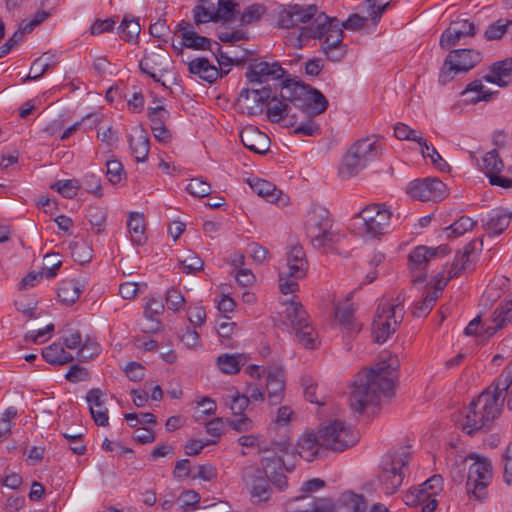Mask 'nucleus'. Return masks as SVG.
Segmentation results:
<instances>
[{
    "label": "nucleus",
    "instance_id": "39448f33",
    "mask_svg": "<svg viewBox=\"0 0 512 512\" xmlns=\"http://www.w3.org/2000/svg\"><path fill=\"white\" fill-rule=\"evenodd\" d=\"M501 399L496 396L489 386L466 409L461 429L468 435L489 428L502 413Z\"/></svg>",
    "mask_w": 512,
    "mask_h": 512
},
{
    "label": "nucleus",
    "instance_id": "393cba45",
    "mask_svg": "<svg viewBox=\"0 0 512 512\" xmlns=\"http://www.w3.org/2000/svg\"><path fill=\"white\" fill-rule=\"evenodd\" d=\"M104 392L99 388H93L86 394V401L89 404V411L95 424L98 426L108 425V410L104 407Z\"/></svg>",
    "mask_w": 512,
    "mask_h": 512
},
{
    "label": "nucleus",
    "instance_id": "b1692460",
    "mask_svg": "<svg viewBox=\"0 0 512 512\" xmlns=\"http://www.w3.org/2000/svg\"><path fill=\"white\" fill-rule=\"evenodd\" d=\"M511 220L512 212L507 208L499 207L489 212L485 221L482 220V227L489 236H498L507 229Z\"/></svg>",
    "mask_w": 512,
    "mask_h": 512
},
{
    "label": "nucleus",
    "instance_id": "c9c22d12",
    "mask_svg": "<svg viewBox=\"0 0 512 512\" xmlns=\"http://www.w3.org/2000/svg\"><path fill=\"white\" fill-rule=\"evenodd\" d=\"M42 356L46 362L53 365H65L74 360V356L58 343H53L44 348Z\"/></svg>",
    "mask_w": 512,
    "mask_h": 512
},
{
    "label": "nucleus",
    "instance_id": "4c0bfd02",
    "mask_svg": "<svg viewBox=\"0 0 512 512\" xmlns=\"http://www.w3.org/2000/svg\"><path fill=\"white\" fill-rule=\"evenodd\" d=\"M252 190L260 197L270 203H276L280 200L282 192L276 189V186L264 179L249 181Z\"/></svg>",
    "mask_w": 512,
    "mask_h": 512
},
{
    "label": "nucleus",
    "instance_id": "338daca9",
    "mask_svg": "<svg viewBox=\"0 0 512 512\" xmlns=\"http://www.w3.org/2000/svg\"><path fill=\"white\" fill-rule=\"evenodd\" d=\"M187 192L194 197H206L211 193V185L201 178H193L186 186Z\"/></svg>",
    "mask_w": 512,
    "mask_h": 512
},
{
    "label": "nucleus",
    "instance_id": "7ed1b4c3",
    "mask_svg": "<svg viewBox=\"0 0 512 512\" xmlns=\"http://www.w3.org/2000/svg\"><path fill=\"white\" fill-rule=\"evenodd\" d=\"M324 38L322 50L331 61H340L345 55L343 46V27L336 18L324 13L318 14L311 25L301 27L296 36L298 48L302 47L303 39Z\"/></svg>",
    "mask_w": 512,
    "mask_h": 512
},
{
    "label": "nucleus",
    "instance_id": "13d9d810",
    "mask_svg": "<svg viewBox=\"0 0 512 512\" xmlns=\"http://www.w3.org/2000/svg\"><path fill=\"white\" fill-rule=\"evenodd\" d=\"M79 187V182L76 179L57 181L51 186L52 189H55L63 197L68 199H72L77 195Z\"/></svg>",
    "mask_w": 512,
    "mask_h": 512
},
{
    "label": "nucleus",
    "instance_id": "4d7b16f0",
    "mask_svg": "<svg viewBox=\"0 0 512 512\" xmlns=\"http://www.w3.org/2000/svg\"><path fill=\"white\" fill-rule=\"evenodd\" d=\"M510 24H512V21L504 19H499L496 22L490 24L484 33L485 39L488 41L501 39L506 33Z\"/></svg>",
    "mask_w": 512,
    "mask_h": 512
},
{
    "label": "nucleus",
    "instance_id": "2f4dec72",
    "mask_svg": "<svg viewBox=\"0 0 512 512\" xmlns=\"http://www.w3.org/2000/svg\"><path fill=\"white\" fill-rule=\"evenodd\" d=\"M367 502L362 495L343 493L334 505V512H365Z\"/></svg>",
    "mask_w": 512,
    "mask_h": 512
},
{
    "label": "nucleus",
    "instance_id": "2eb2a0df",
    "mask_svg": "<svg viewBox=\"0 0 512 512\" xmlns=\"http://www.w3.org/2000/svg\"><path fill=\"white\" fill-rule=\"evenodd\" d=\"M407 193L415 200L437 202L446 197L447 189L441 180L425 178L412 181L407 188Z\"/></svg>",
    "mask_w": 512,
    "mask_h": 512
},
{
    "label": "nucleus",
    "instance_id": "a19ab883",
    "mask_svg": "<svg viewBox=\"0 0 512 512\" xmlns=\"http://www.w3.org/2000/svg\"><path fill=\"white\" fill-rule=\"evenodd\" d=\"M285 318L293 330L308 321V314L303 305L299 302L290 301L285 303Z\"/></svg>",
    "mask_w": 512,
    "mask_h": 512
},
{
    "label": "nucleus",
    "instance_id": "c756f323",
    "mask_svg": "<svg viewBox=\"0 0 512 512\" xmlns=\"http://www.w3.org/2000/svg\"><path fill=\"white\" fill-rule=\"evenodd\" d=\"M321 448L324 447L320 443L319 431L304 433L298 441V454L308 462L313 461L319 455Z\"/></svg>",
    "mask_w": 512,
    "mask_h": 512
},
{
    "label": "nucleus",
    "instance_id": "9d476101",
    "mask_svg": "<svg viewBox=\"0 0 512 512\" xmlns=\"http://www.w3.org/2000/svg\"><path fill=\"white\" fill-rule=\"evenodd\" d=\"M308 266L302 246H292L287 254L286 267L279 272V288L282 294L294 293L299 289L298 281L306 276Z\"/></svg>",
    "mask_w": 512,
    "mask_h": 512
},
{
    "label": "nucleus",
    "instance_id": "6e6552de",
    "mask_svg": "<svg viewBox=\"0 0 512 512\" xmlns=\"http://www.w3.org/2000/svg\"><path fill=\"white\" fill-rule=\"evenodd\" d=\"M333 220L322 206L312 207L306 214L305 233L315 249L329 247L339 241V234L332 230Z\"/></svg>",
    "mask_w": 512,
    "mask_h": 512
},
{
    "label": "nucleus",
    "instance_id": "bb28decb",
    "mask_svg": "<svg viewBox=\"0 0 512 512\" xmlns=\"http://www.w3.org/2000/svg\"><path fill=\"white\" fill-rule=\"evenodd\" d=\"M490 387L496 396L501 399L502 405H504L506 400L508 409L512 410V361L491 383Z\"/></svg>",
    "mask_w": 512,
    "mask_h": 512
},
{
    "label": "nucleus",
    "instance_id": "dca6fc26",
    "mask_svg": "<svg viewBox=\"0 0 512 512\" xmlns=\"http://www.w3.org/2000/svg\"><path fill=\"white\" fill-rule=\"evenodd\" d=\"M272 97V89L265 86L261 89H242L238 97V105L243 113L250 116L258 115L263 111L264 105Z\"/></svg>",
    "mask_w": 512,
    "mask_h": 512
},
{
    "label": "nucleus",
    "instance_id": "e433bc0d",
    "mask_svg": "<svg viewBox=\"0 0 512 512\" xmlns=\"http://www.w3.org/2000/svg\"><path fill=\"white\" fill-rule=\"evenodd\" d=\"M129 145L137 162L147 160L149 154V138L143 130H140L135 136H129Z\"/></svg>",
    "mask_w": 512,
    "mask_h": 512
},
{
    "label": "nucleus",
    "instance_id": "473e14b6",
    "mask_svg": "<svg viewBox=\"0 0 512 512\" xmlns=\"http://www.w3.org/2000/svg\"><path fill=\"white\" fill-rule=\"evenodd\" d=\"M83 286L78 280L67 279L60 282L57 296L61 303L65 305L74 304L82 293Z\"/></svg>",
    "mask_w": 512,
    "mask_h": 512
},
{
    "label": "nucleus",
    "instance_id": "cd10ccee",
    "mask_svg": "<svg viewBox=\"0 0 512 512\" xmlns=\"http://www.w3.org/2000/svg\"><path fill=\"white\" fill-rule=\"evenodd\" d=\"M492 325L484 329V334L493 336L498 330L512 323V299L502 301L492 314Z\"/></svg>",
    "mask_w": 512,
    "mask_h": 512
},
{
    "label": "nucleus",
    "instance_id": "79ce46f5",
    "mask_svg": "<svg viewBox=\"0 0 512 512\" xmlns=\"http://www.w3.org/2000/svg\"><path fill=\"white\" fill-rule=\"evenodd\" d=\"M182 45L194 50H209L214 52V42L211 39L199 35L195 30L182 33Z\"/></svg>",
    "mask_w": 512,
    "mask_h": 512
},
{
    "label": "nucleus",
    "instance_id": "aec40b11",
    "mask_svg": "<svg viewBox=\"0 0 512 512\" xmlns=\"http://www.w3.org/2000/svg\"><path fill=\"white\" fill-rule=\"evenodd\" d=\"M317 6L308 5L307 7L295 4L289 7L287 10H283L279 14L278 24L282 28H293L297 27L300 23L311 25L317 15Z\"/></svg>",
    "mask_w": 512,
    "mask_h": 512
},
{
    "label": "nucleus",
    "instance_id": "f704fd0d",
    "mask_svg": "<svg viewBox=\"0 0 512 512\" xmlns=\"http://www.w3.org/2000/svg\"><path fill=\"white\" fill-rule=\"evenodd\" d=\"M406 504L410 506L421 505L422 512H434L438 502L434 496H429L425 489H414L407 494Z\"/></svg>",
    "mask_w": 512,
    "mask_h": 512
},
{
    "label": "nucleus",
    "instance_id": "0eeeda50",
    "mask_svg": "<svg viewBox=\"0 0 512 512\" xmlns=\"http://www.w3.org/2000/svg\"><path fill=\"white\" fill-rule=\"evenodd\" d=\"M410 455V449L406 446L391 449L382 457L378 479L386 495L394 494L402 485Z\"/></svg>",
    "mask_w": 512,
    "mask_h": 512
},
{
    "label": "nucleus",
    "instance_id": "f3484780",
    "mask_svg": "<svg viewBox=\"0 0 512 512\" xmlns=\"http://www.w3.org/2000/svg\"><path fill=\"white\" fill-rule=\"evenodd\" d=\"M478 31L477 26L467 19H457L452 21L443 31L440 37V47L449 49L456 46L462 39L473 37Z\"/></svg>",
    "mask_w": 512,
    "mask_h": 512
},
{
    "label": "nucleus",
    "instance_id": "6ab92c4d",
    "mask_svg": "<svg viewBox=\"0 0 512 512\" xmlns=\"http://www.w3.org/2000/svg\"><path fill=\"white\" fill-rule=\"evenodd\" d=\"M170 64L169 54L160 47L155 51L146 52L140 60L141 72L151 77L155 82H160L161 76L167 72Z\"/></svg>",
    "mask_w": 512,
    "mask_h": 512
},
{
    "label": "nucleus",
    "instance_id": "c85d7f7f",
    "mask_svg": "<svg viewBox=\"0 0 512 512\" xmlns=\"http://www.w3.org/2000/svg\"><path fill=\"white\" fill-rule=\"evenodd\" d=\"M489 83L506 87L512 82V58L495 62L490 67V73L483 77Z\"/></svg>",
    "mask_w": 512,
    "mask_h": 512
},
{
    "label": "nucleus",
    "instance_id": "864d4df0",
    "mask_svg": "<svg viewBox=\"0 0 512 512\" xmlns=\"http://www.w3.org/2000/svg\"><path fill=\"white\" fill-rule=\"evenodd\" d=\"M482 162L483 170L488 177L490 175H494L501 172V170L504 167V164L502 160L499 158V155L496 150L487 152L484 155Z\"/></svg>",
    "mask_w": 512,
    "mask_h": 512
},
{
    "label": "nucleus",
    "instance_id": "e2e57ef3",
    "mask_svg": "<svg viewBox=\"0 0 512 512\" xmlns=\"http://www.w3.org/2000/svg\"><path fill=\"white\" fill-rule=\"evenodd\" d=\"M87 218L97 234L101 233L105 228L106 212L99 207H90Z\"/></svg>",
    "mask_w": 512,
    "mask_h": 512
},
{
    "label": "nucleus",
    "instance_id": "603ef678",
    "mask_svg": "<svg viewBox=\"0 0 512 512\" xmlns=\"http://www.w3.org/2000/svg\"><path fill=\"white\" fill-rule=\"evenodd\" d=\"M18 411L15 407H8L0 417V443L6 441L11 435L12 422L11 420L16 418Z\"/></svg>",
    "mask_w": 512,
    "mask_h": 512
},
{
    "label": "nucleus",
    "instance_id": "6e6d98bb",
    "mask_svg": "<svg viewBox=\"0 0 512 512\" xmlns=\"http://www.w3.org/2000/svg\"><path fill=\"white\" fill-rule=\"evenodd\" d=\"M53 58L54 56L49 53H44L41 57L37 58L30 68V71L33 72V78H40L55 65Z\"/></svg>",
    "mask_w": 512,
    "mask_h": 512
},
{
    "label": "nucleus",
    "instance_id": "f03ea898",
    "mask_svg": "<svg viewBox=\"0 0 512 512\" xmlns=\"http://www.w3.org/2000/svg\"><path fill=\"white\" fill-rule=\"evenodd\" d=\"M399 366L400 362L396 355L384 352L375 366L359 372L351 389L350 408L354 412L363 413L368 406L378 404L381 396H393Z\"/></svg>",
    "mask_w": 512,
    "mask_h": 512
},
{
    "label": "nucleus",
    "instance_id": "c03bdc74",
    "mask_svg": "<svg viewBox=\"0 0 512 512\" xmlns=\"http://www.w3.org/2000/svg\"><path fill=\"white\" fill-rule=\"evenodd\" d=\"M394 135L399 140H410L419 144L420 147H425L429 150V144L427 140L423 138L421 133H418L416 130L410 128L408 125L404 123H397L394 127Z\"/></svg>",
    "mask_w": 512,
    "mask_h": 512
},
{
    "label": "nucleus",
    "instance_id": "58836bf2",
    "mask_svg": "<svg viewBox=\"0 0 512 512\" xmlns=\"http://www.w3.org/2000/svg\"><path fill=\"white\" fill-rule=\"evenodd\" d=\"M128 231L131 236V241L136 245H143L146 243L147 236L145 235V223L142 214L133 212L130 214L127 222Z\"/></svg>",
    "mask_w": 512,
    "mask_h": 512
},
{
    "label": "nucleus",
    "instance_id": "de8ad7c7",
    "mask_svg": "<svg viewBox=\"0 0 512 512\" xmlns=\"http://www.w3.org/2000/svg\"><path fill=\"white\" fill-rule=\"evenodd\" d=\"M285 467L286 471L291 472L294 466H287L285 463L280 466V469L277 468L276 465L271 464V467L268 469V479L269 483L279 491H284L288 487V479L284 475L282 469Z\"/></svg>",
    "mask_w": 512,
    "mask_h": 512
},
{
    "label": "nucleus",
    "instance_id": "774afa93",
    "mask_svg": "<svg viewBox=\"0 0 512 512\" xmlns=\"http://www.w3.org/2000/svg\"><path fill=\"white\" fill-rule=\"evenodd\" d=\"M106 176L112 184L119 183L125 177V171L119 160L113 159L106 162Z\"/></svg>",
    "mask_w": 512,
    "mask_h": 512
},
{
    "label": "nucleus",
    "instance_id": "09e8293b",
    "mask_svg": "<svg viewBox=\"0 0 512 512\" xmlns=\"http://www.w3.org/2000/svg\"><path fill=\"white\" fill-rule=\"evenodd\" d=\"M237 7H239V4L234 0H219L215 10L216 22L219 20L224 22L232 21L235 18Z\"/></svg>",
    "mask_w": 512,
    "mask_h": 512
},
{
    "label": "nucleus",
    "instance_id": "49530a36",
    "mask_svg": "<svg viewBox=\"0 0 512 512\" xmlns=\"http://www.w3.org/2000/svg\"><path fill=\"white\" fill-rule=\"evenodd\" d=\"M294 332L299 344L309 349H314L316 347L318 335L308 321L296 328Z\"/></svg>",
    "mask_w": 512,
    "mask_h": 512
},
{
    "label": "nucleus",
    "instance_id": "8fccbe9b",
    "mask_svg": "<svg viewBox=\"0 0 512 512\" xmlns=\"http://www.w3.org/2000/svg\"><path fill=\"white\" fill-rule=\"evenodd\" d=\"M272 101L269 103L267 109V117L272 122H283L286 112H289L287 100L276 101V97L272 95L270 98Z\"/></svg>",
    "mask_w": 512,
    "mask_h": 512
},
{
    "label": "nucleus",
    "instance_id": "9b49d317",
    "mask_svg": "<svg viewBox=\"0 0 512 512\" xmlns=\"http://www.w3.org/2000/svg\"><path fill=\"white\" fill-rule=\"evenodd\" d=\"M482 60V53L474 49L451 50L441 67L439 82L446 85L459 73H466L473 69Z\"/></svg>",
    "mask_w": 512,
    "mask_h": 512
},
{
    "label": "nucleus",
    "instance_id": "bf43d9fd",
    "mask_svg": "<svg viewBox=\"0 0 512 512\" xmlns=\"http://www.w3.org/2000/svg\"><path fill=\"white\" fill-rule=\"evenodd\" d=\"M212 53L216 56L217 62L219 64L218 71L220 77L222 78L230 72V69L224 70V67H231L235 64L231 59L229 52L223 51L221 45L218 42H214V52Z\"/></svg>",
    "mask_w": 512,
    "mask_h": 512
},
{
    "label": "nucleus",
    "instance_id": "423d86ee",
    "mask_svg": "<svg viewBox=\"0 0 512 512\" xmlns=\"http://www.w3.org/2000/svg\"><path fill=\"white\" fill-rule=\"evenodd\" d=\"M383 152V142L375 136L356 141L344 155L339 174L343 179L356 176Z\"/></svg>",
    "mask_w": 512,
    "mask_h": 512
},
{
    "label": "nucleus",
    "instance_id": "5fc2aeb1",
    "mask_svg": "<svg viewBox=\"0 0 512 512\" xmlns=\"http://www.w3.org/2000/svg\"><path fill=\"white\" fill-rule=\"evenodd\" d=\"M101 351L100 345L93 339L87 337L80 345L77 357L80 361L86 362L99 355Z\"/></svg>",
    "mask_w": 512,
    "mask_h": 512
},
{
    "label": "nucleus",
    "instance_id": "ea45409f",
    "mask_svg": "<svg viewBox=\"0 0 512 512\" xmlns=\"http://www.w3.org/2000/svg\"><path fill=\"white\" fill-rule=\"evenodd\" d=\"M247 361L244 354H222L217 357V365L225 374H236Z\"/></svg>",
    "mask_w": 512,
    "mask_h": 512
},
{
    "label": "nucleus",
    "instance_id": "a878e982",
    "mask_svg": "<svg viewBox=\"0 0 512 512\" xmlns=\"http://www.w3.org/2000/svg\"><path fill=\"white\" fill-rule=\"evenodd\" d=\"M450 252L447 245H441L437 248H429L426 246H418L414 248L409 254V261L413 270L425 269L427 263L438 255H446Z\"/></svg>",
    "mask_w": 512,
    "mask_h": 512
},
{
    "label": "nucleus",
    "instance_id": "4be33fe9",
    "mask_svg": "<svg viewBox=\"0 0 512 512\" xmlns=\"http://www.w3.org/2000/svg\"><path fill=\"white\" fill-rule=\"evenodd\" d=\"M285 373L282 366H269L267 370L268 401L271 405H278L284 398Z\"/></svg>",
    "mask_w": 512,
    "mask_h": 512
},
{
    "label": "nucleus",
    "instance_id": "ddd939ff",
    "mask_svg": "<svg viewBox=\"0 0 512 512\" xmlns=\"http://www.w3.org/2000/svg\"><path fill=\"white\" fill-rule=\"evenodd\" d=\"M392 213L384 204H371L360 213L365 232L372 238L386 234L390 228Z\"/></svg>",
    "mask_w": 512,
    "mask_h": 512
},
{
    "label": "nucleus",
    "instance_id": "f257e3e1",
    "mask_svg": "<svg viewBox=\"0 0 512 512\" xmlns=\"http://www.w3.org/2000/svg\"><path fill=\"white\" fill-rule=\"evenodd\" d=\"M280 96L289 102L284 125L294 127V135L320 134V128L313 122V117L324 113L328 108V100L322 92L309 84L286 78L282 82Z\"/></svg>",
    "mask_w": 512,
    "mask_h": 512
},
{
    "label": "nucleus",
    "instance_id": "a211bd4d",
    "mask_svg": "<svg viewBox=\"0 0 512 512\" xmlns=\"http://www.w3.org/2000/svg\"><path fill=\"white\" fill-rule=\"evenodd\" d=\"M245 76L251 83H263L271 78L273 80L280 81L281 87L283 80L291 78L278 62L268 63L264 61H256L255 63L250 64Z\"/></svg>",
    "mask_w": 512,
    "mask_h": 512
},
{
    "label": "nucleus",
    "instance_id": "680f3d73",
    "mask_svg": "<svg viewBox=\"0 0 512 512\" xmlns=\"http://www.w3.org/2000/svg\"><path fill=\"white\" fill-rule=\"evenodd\" d=\"M477 224L472 218L468 216H461L450 226L446 227V231H451V234L455 237L461 236L467 231L473 229V227Z\"/></svg>",
    "mask_w": 512,
    "mask_h": 512
},
{
    "label": "nucleus",
    "instance_id": "412c9836",
    "mask_svg": "<svg viewBox=\"0 0 512 512\" xmlns=\"http://www.w3.org/2000/svg\"><path fill=\"white\" fill-rule=\"evenodd\" d=\"M483 248V239L476 238L466 244L463 250L458 251L455 255V259L452 263L451 269L449 270V278L459 276L462 271H471L474 269L473 256L477 251H481Z\"/></svg>",
    "mask_w": 512,
    "mask_h": 512
},
{
    "label": "nucleus",
    "instance_id": "69168bd1",
    "mask_svg": "<svg viewBox=\"0 0 512 512\" xmlns=\"http://www.w3.org/2000/svg\"><path fill=\"white\" fill-rule=\"evenodd\" d=\"M436 293L426 292L424 299L415 304L412 314L414 317H425L427 316L436 303Z\"/></svg>",
    "mask_w": 512,
    "mask_h": 512
},
{
    "label": "nucleus",
    "instance_id": "f8f14e48",
    "mask_svg": "<svg viewBox=\"0 0 512 512\" xmlns=\"http://www.w3.org/2000/svg\"><path fill=\"white\" fill-rule=\"evenodd\" d=\"M318 431L322 446L334 452H342L354 446L359 440L358 432L341 420L330 421Z\"/></svg>",
    "mask_w": 512,
    "mask_h": 512
},
{
    "label": "nucleus",
    "instance_id": "37998d69",
    "mask_svg": "<svg viewBox=\"0 0 512 512\" xmlns=\"http://www.w3.org/2000/svg\"><path fill=\"white\" fill-rule=\"evenodd\" d=\"M470 92L476 93V96L467 98L466 100L471 104H477L481 101L488 102L492 99L494 94H497L498 92H491L487 89H485L482 80H474L470 82L465 90L462 92V95H467Z\"/></svg>",
    "mask_w": 512,
    "mask_h": 512
},
{
    "label": "nucleus",
    "instance_id": "052dcab7",
    "mask_svg": "<svg viewBox=\"0 0 512 512\" xmlns=\"http://www.w3.org/2000/svg\"><path fill=\"white\" fill-rule=\"evenodd\" d=\"M120 38L124 41H131L140 33V25L136 20H128L124 18L118 27Z\"/></svg>",
    "mask_w": 512,
    "mask_h": 512
},
{
    "label": "nucleus",
    "instance_id": "72a5a7b5",
    "mask_svg": "<svg viewBox=\"0 0 512 512\" xmlns=\"http://www.w3.org/2000/svg\"><path fill=\"white\" fill-rule=\"evenodd\" d=\"M354 311L353 304H345L335 310V319L341 328L348 333H358L361 330V325L354 318Z\"/></svg>",
    "mask_w": 512,
    "mask_h": 512
},
{
    "label": "nucleus",
    "instance_id": "0e129e2a",
    "mask_svg": "<svg viewBox=\"0 0 512 512\" xmlns=\"http://www.w3.org/2000/svg\"><path fill=\"white\" fill-rule=\"evenodd\" d=\"M208 2V0H200L199 4L196 5L193 10L194 20L197 25L207 23L209 21L216 22L214 9L210 10L209 7L205 6Z\"/></svg>",
    "mask_w": 512,
    "mask_h": 512
},
{
    "label": "nucleus",
    "instance_id": "3c124183",
    "mask_svg": "<svg viewBox=\"0 0 512 512\" xmlns=\"http://www.w3.org/2000/svg\"><path fill=\"white\" fill-rule=\"evenodd\" d=\"M266 7L263 4L254 3L248 6L239 18L241 25H249L260 21L261 17L265 14Z\"/></svg>",
    "mask_w": 512,
    "mask_h": 512
},
{
    "label": "nucleus",
    "instance_id": "7c9ffc66",
    "mask_svg": "<svg viewBox=\"0 0 512 512\" xmlns=\"http://www.w3.org/2000/svg\"><path fill=\"white\" fill-rule=\"evenodd\" d=\"M188 71L210 84L220 77L218 68L204 57H198L188 62Z\"/></svg>",
    "mask_w": 512,
    "mask_h": 512
},
{
    "label": "nucleus",
    "instance_id": "20e7f679",
    "mask_svg": "<svg viewBox=\"0 0 512 512\" xmlns=\"http://www.w3.org/2000/svg\"><path fill=\"white\" fill-rule=\"evenodd\" d=\"M289 449L290 445L286 442L272 443L271 447H261V451H272L274 456L264 457L261 462L262 469H248L243 476V481L250 494L252 503L267 502L271 499L273 489L269 484L268 469L271 467V464L276 465L280 469V466L284 464L283 456L288 454Z\"/></svg>",
    "mask_w": 512,
    "mask_h": 512
},
{
    "label": "nucleus",
    "instance_id": "4468645a",
    "mask_svg": "<svg viewBox=\"0 0 512 512\" xmlns=\"http://www.w3.org/2000/svg\"><path fill=\"white\" fill-rule=\"evenodd\" d=\"M492 478V465L486 458L476 457L468 471L466 489L477 500L482 501L487 496V486Z\"/></svg>",
    "mask_w": 512,
    "mask_h": 512
},
{
    "label": "nucleus",
    "instance_id": "a18cd8bd",
    "mask_svg": "<svg viewBox=\"0 0 512 512\" xmlns=\"http://www.w3.org/2000/svg\"><path fill=\"white\" fill-rule=\"evenodd\" d=\"M164 306L161 301L151 299L147 302L144 315L151 324L144 328L145 332H156L160 328V322L157 317L163 312Z\"/></svg>",
    "mask_w": 512,
    "mask_h": 512
},
{
    "label": "nucleus",
    "instance_id": "5701e85b",
    "mask_svg": "<svg viewBox=\"0 0 512 512\" xmlns=\"http://www.w3.org/2000/svg\"><path fill=\"white\" fill-rule=\"evenodd\" d=\"M242 144L256 154H266L270 149L269 137L254 126H247L240 132Z\"/></svg>",
    "mask_w": 512,
    "mask_h": 512
},
{
    "label": "nucleus",
    "instance_id": "1a4fd4ad",
    "mask_svg": "<svg viewBox=\"0 0 512 512\" xmlns=\"http://www.w3.org/2000/svg\"><path fill=\"white\" fill-rule=\"evenodd\" d=\"M403 302L401 294L394 302L381 300L372 323L373 337L377 343H384L402 323L405 315Z\"/></svg>",
    "mask_w": 512,
    "mask_h": 512
}]
</instances>
